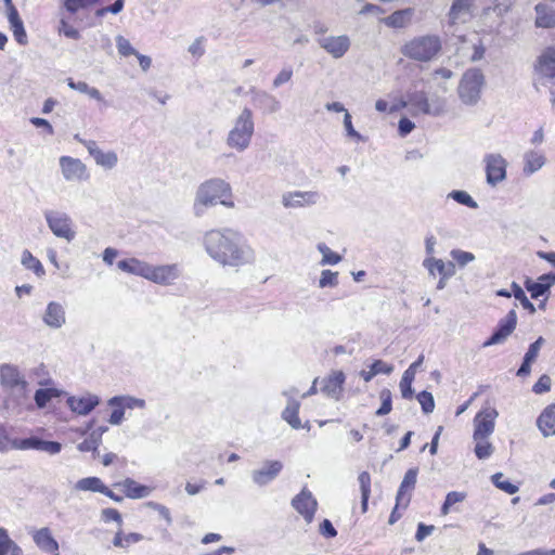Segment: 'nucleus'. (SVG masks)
Wrapping results in <instances>:
<instances>
[{
  "mask_svg": "<svg viewBox=\"0 0 555 555\" xmlns=\"http://www.w3.org/2000/svg\"><path fill=\"white\" fill-rule=\"evenodd\" d=\"M202 245L209 258L221 267L242 268L256 260L254 248L241 232L232 228L206 231Z\"/></svg>",
  "mask_w": 555,
  "mask_h": 555,
  "instance_id": "obj_1",
  "label": "nucleus"
},
{
  "mask_svg": "<svg viewBox=\"0 0 555 555\" xmlns=\"http://www.w3.org/2000/svg\"><path fill=\"white\" fill-rule=\"evenodd\" d=\"M217 205L229 209L234 208L233 191L231 184L224 179L211 178L197 186L192 210L195 217H203Z\"/></svg>",
  "mask_w": 555,
  "mask_h": 555,
  "instance_id": "obj_2",
  "label": "nucleus"
},
{
  "mask_svg": "<svg viewBox=\"0 0 555 555\" xmlns=\"http://www.w3.org/2000/svg\"><path fill=\"white\" fill-rule=\"evenodd\" d=\"M256 122L250 108L244 107L232 118L224 138L227 147L236 153L247 151L255 137Z\"/></svg>",
  "mask_w": 555,
  "mask_h": 555,
  "instance_id": "obj_3",
  "label": "nucleus"
},
{
  "mask_svg": "<svg viewBox=\"0 0 555 555\" xmlns=\"http://www.w3.org/2000/svg\"><path fill=\"white\" fill-rule=\"evenodd\" d=\"M0 385L10 391L8 402L25 408L29 402V384L20 369L10 363L0 365Z\"/></svg>",
  "mask_w": 555,
  "mask_h": 555,
  "instance_id": "obj_4",
  "label": "nucleus"
},
{
  "mask_svg": "<svg viewBox=\"0 0 555 555\" xmlns=\"http://www.w3.org/2000/svg\"><path fill=\"white\" fill-rule=\"evenodd\" d=\"M441 39L437 35H423L405 41L400 49L403 56L417 61L429 62L441 51Z\"/></svg>",
  "mask_w": 555,
  "mask_h": 555,
  "instance_id": "obj_5",
  "label": "nucleus"
},
{
  "mask_svg": "<svg viewBox=\"0 0 555 555\" xmlns=\"http://www.w3.org/2000/svg\"><path fill=\"white\" fill-rule=\"evenodd\" d=\"M485 76L480 69L466 70L460 81L457 93L465 105H475L481 96Z\"/></svg>",
  "mask_w": 555,
  "mask_h": 555,
  "instance_id": "obj_6",
  "label": "nucleus"
},
{
  "mask_svg": "<svg viewBox=\"0 0 555 555\" xmlns=\"http://www.w3.org/2000/svg\"><path fill=\"white\" fill-rule=\"evenodd\" d=\"M46 223L52 234L67 243L76 238L77 231L72 217L62 210L48 209L43 214Z\"/></svg>",
  "mask_w": 555,
  "mask_h": 555,
  "instance_id": "obj_7",
  "label": "nucleus"
},
{
  "mask_svg": "<svg viewBox=\"0 0 555 555\" xmlns=\"http://www.w3.org/2000/svg\"><path fill=\"white\" fill-rule=\"evenodd\" d=\"M482 162L486 181L490 186H496L506 180L508 162L501 153H487Z\"/></svg>",
  "mask_w": 555,
  "mask_h": 555,
  "instance_id": "obj_8",
  "label": "nucleus"
},
{
  "mask_svg": "<svg viewBox=\"0 0 555 555\" xmlns=\"http://www.w3.org/2000/svg\"><path fill=\"white\" fill-rule=\"evenodd\" d=\"M66 395V405L69 411L78 416H87L101 403L99 395L91 391H82L75 395Z\"/></svg>",
  "mask_w": 555,
  "mask_h": 555,
  "instance_id": "obj_9",
  "label": "nucleus"
},
{
  "mask_svg": "<svg viewBox=\"0 0 555 555\" xmlns=\"http://www.w3.org/2000/svg\"><path fill=\"white\" fill-rule=\"evenodd\" d=\"M423 267L427 270L430 278H439L437 283L438 289H443L448 280L455 274L454 262L444 261L443 259L437 258L435 256L425 257L423 260Z\"/></svg>",
  "mask_w": 555,
  "mask_h": 555,
  "instance_id": "obj_10",
  "label": "nucleus"
},
{
  "mask_svg": "<svg viewBox=\"0 0 555 555\" xmlns=\"http://www.w3.org/2000/svg\"><path fill=\"white\" fill-rule=\"evenodd\" d=\"M499 412L494 406L485 405L475 415L473 421V438L489 437L494 433Z\"/></svg>",
  "mask_w": 555,
  "mask_h": 555,
  "instance_id": "obj_11",
  "label": "nucleus"
},
{
  "mask_svg": "<svg viewBox=\"0 0 555 555\" xmlns=\"http://www.w3.org/2000/svg\"><path fill=\"white\" fill-rule=\"evenodd\" d=\"M181 275V269L177 263L157 264L151 263L147 281L162 286L173 285Z\"/></svg>",
  "mask_w": 555,
  "mask_h": 555,
  "instance_id": "obj_12",
  "label": "nucleus"
},
{
  "mask_svg": "<svg viewBox=\"0 0 555 555\" xmlns=\"http://www.w3.org/2000/svg\"><path fill=\"white\" fill-rule=\"evenodd\" d=\"M319 46L333 59H343L351 48V38L346 35H330L318 40Z\"/></svg>",
  "mask_w": 555,
  "mask_h": 555,
  "instance_id": "obj_13",
  "label": "nucleus"
},
{
  "mask_svg": "<svg viewBox=\"0 0 555 555\" xmlns=\"http://www.w3.org/2000/svg\"><path fill=\"white\" fill-rule=\"evenodd\" d=\"M63 178L68 182H82L89 179L87 166L78 158L62 156L59 160Z\"/></svg>",
  "mask_w": 555,
  "mask_h": 555,
  "instance_id": "obj_14",
  "label": "nucleus"
},
{
  "mask_svg": "<svg viewBox=\"0 0 555 555\" xmlns=\"http://www.w3.org/2000/svg\"><path fill=\"white\" fill-rule=\"evenodd\" d=\"M29 535L36 547L46 555H60V544L49 527L34 528Z\"/></svg>",
  "mask_w": 555,
  "mask_h": 555,
  "instance_id": "obj_15",
  "label": "nucleus"
},
{
  "mask_svg": "<svg viewBox=\"0 0 555 555\" xmlns=\"http://www.w3.org/2000/svg\"><path fill=\"white\" fill-rule=\"evenodd\" d=\"M292 506L307 524H311L318 509V501L310 490L304 488L293 498Z\"/></svg>",
  "mask_w": 555,
  "mask_h": 555,
  "instance_id": "obj_16",
  "label": "nucleus"
},
{
  "mask_svg": "<svg viewBox=\"0 0 555 555\" xmlns=\"http://www.w3.org/2000/svg\"><path fill=\"white\" fill-rule=\"evenodd\" d=\"M534 77L541 83L544 79H555V47L546 48L537 59Z\"/></svg>",
  "mask_w": 555,
  "mask_h": 555,
  "instance_id": "obj_17",
  "label": "nucleus"
},
{
  "mask_svg": "<svg viewBox=\"0 0 555 555\" xmlns=\"http://www.w3.org/2000/svg\"><path fill=\"white\" fill-rule=\"evenodd\" d=\"M318 191H291L282 195V205L285 208H304L317 205L320 201Z\"/></svg>",
  "mask_w": 555,
  "mask_h": 555,
  "instance_id": "obj_18",
  "label": "nucleus"
},
{
  "mask_svg": "<svg viewBox=\"0 0 555 555\" xmlns=\"http://www.w3.org/2000/svg\"><path fill=\"white\" fill-rule=\"evenodd\" d=\"M476 0H453L448 12V23L453 26L465 24L474 16Z\"/></svg>",
  "mask_w": 555,
  "mask_h": 555,
  "instance_id": "obj_19",
  "label": "nucleus"
},
{
  "mask_svg": "<svg viewBox=\"0 0 555 555\" xmlns=\"http://www.w3.org/2000/svg\"><path fill=\"white\" fill-rule=\"evenodd\" d=\"M517 325V314L512 309L500 322L495 332L491 337L483 343V347L499 345L505 341V339L514 332Z\"/></svg>",
  "mask_w": 555,
  "mask_h": 555,
  "instance_id": "obj_20",
  "label": "nucleus"
},
{
  "mask_svg": "<svg viewBox=\"0 0 555 555\" xmlns=\"http://www.w3.org/2000/svg\"><path fill=\"white\" fill-rule=\"evenodd\" d=\"M417 473V468H410L405 473L397 493V507L405 509L409 506L412 492L416 485Z\"/></svg>",
  "mask_w": 555,
  "mask_h": 555,
  "instance_id": "obj_21",
  "label": "nucleus"
},
{
  "mask_svg": "<svg viewBox=\"0 0 555 555\" xmlns=\"http://www.w3.org/2000/svg\"><path fill=\"white\" fill-rule=\"evenodd\" d=\"M283 463L281 461H267L261 467L251 474L253 481L258 486L271 482L281 473Z\"/></svg>",
  "mask_w": 555,
  "mask_h": 555,
  "instance_id": "obj_22",
  "label": "nucleus"
},
{
  "mask_svg": "<svg viewBox=\"0 0 555 555\" xmlns=\"http://www.w3.org/2000/svg\"><path fill=\"white\" fill-rule=\"evenodd\" d=\"M43 323L50 328H61L66 323V313L62 304L51 301L42 314Z\"/></svg>",
  "mask_w": 555,
  "mask_h": 555,
  "instance_id": "obj_23",
  "label": "nucleus"
},
{
  "mask_svg": "<svg viewBox=\"0 0 555 555\" xmlns=\"http://www.w3.org/2000/svg\"><path fill=\"white\" fill-rule=\"evenodd\" d=\"M87 150L98 166L107 170L116 167L118 163V156L116 152L103 151L95 144V142L92 141L87 144Z\"/></svg>",
  "mask_w": 555,
  "mask_h": 555,
  "instance_id": "obj_24",
  "label": "nucleus"
},
{
  "mask_svg": "<svg viewBox=\"0 0 555 555\" xmlns=\"http://www.w3.org/2000/svg\"><path fill=\"white\" fill-rule=\"evenodd\" d=\"M345 380L346 376L343 371H333L323 379L322 391L328 397L339 400Z\"/></svg>",
  "mask_w": 555,
  "mask_h": 555,
  "instance_id": "obj_25",
  "label": "nucleus"
},
{
  "mask_svg": "<svg viewBox=\"0 0 555 555\" xmlns=\"http://www.w3.org/2000/svg\"><path fill=\"white\" fill-rule=\"evenodd\" d=\"M537 427L545 438L555 436V403L546 405L537 418Z\"/></svg>",
  "mask_w": 555,
  "mask_h": 555,
  "instance_id": "obj_26",
  "label": "nucleus"
},
{
  "mask_svg": "<svg viewBox=\"0 0 555 555\" xmlns=\"http://www.w3.org/2000/svg\"><path fill=\"white\" fill-rule=\"evenodd\" d=\"M414 16V9L406 8L395 11L390 15L380 18V22L389 28L402 29L408 27Z\"/></svg>",
  "mask_w": 555,
  "mask_h": 555,
  "instance_id": "obj_27",
  "label": "nucleus"
},
{
  "mask_svg": "<svg viewBox=\"0 0 555 555\" xmlns=\"http://www.w3.org/2000/svg\"><path fill=\"white\" fill-rule=\"evenodd\" d=\"M284 396L288 397V403L285 410L282 413V417L285 422H287L294 429H299L302 427L301 421L298 416L299 412V402L294 400V395L297 393L295 389H289L283 392Z\"/></svg>",
  "mask_w": 555,
  "mask_h": 555,
  "instance_id": "obj_28",
  "label": "nucleus"
},
{
  "mask_svg": "<svg viewBox=\"0 0 555 555\" xmlns=\"http://www.w3.org/2000/svg\"><path fill=\"white\" fill-rule=\"evenodd\" d=\"M117 267L120 271L147 279L151 263L139 258H127L119 260Z\"/></svg>",
  "mask_w": 555,
  "mask_h": 555,
  "instance_id": "obj_29",
  "label": "nucleus"
},
{
  "mask_svg": "<svg viewBox=\"0 0 555 555\" xmlns=\"http://www.w3.org/2000/svg\"><path fill=\"white\" fill-rule=\"evenodd\" d=\"M70 13L66 12L65 9L59 13V23L56 31L60 36L72 40H79L81 38L80 30L75 26Z\"/></svg>",
  "mask_w": 555,
  "mask_h": 555,
  "instance_id": "obj_30",
  "label": "nucleus"
},
{
  "mask_svg": "<svg viewBox=\"0 0 555 555\" xmlns=\"http://www.w3.org/2000/svg\"><path fill=\"white\" fill-rule=\"evenodd\" d=\"M525 285L531 297L538 298L555 285V273L543 274L537 281L528 280Z\"/></svg>",
  "mask_w": 555,
  "mask_h": 555,
  "instance_id": "obj_31",
  "label": "nucleus"
},
{
  "mask_svg": "<svg viewBox=\"0 0 555 555\" xmlns=\"http://www.w3.org/2000/svg\"><path fill=\"white\" fill-rule=\"evenodd\" d=\"M534 25L539 28L555 27V9L546 3L540 2L534 7Z\"/></svg>",
  "mask_w": 555,
  "mask_h": 555,
  "instance_id": "obj_32",
  "label": "nucleus"
},
{
  "mask_svg": "<svg viewBox=\"0 0 555 555\" xmlns=\"http://www.w3.org/2000/svg\"><path fill=\"white\" fill-rule=\"evenodd\" d=\"M546 163L543 152L530 150L524 154L522 171L526 176H531L539 171Z\"/></svg>",
  "mask_w": 555,
  "mask_h": 555,
  "instance_id": "obj_33",
  "label": "nucleus"
},
{
  "mask_svg": "<svg viewBox=\"0 0 555 555\" xmlns=\"http://www.w3.org/2000/svg\"><path fill=\"white\" fill-rule=\"evenodd\" d=\"M142 540L143 535L141 533L125 532L121 528H118L113 537L112 544L116 548L126 551Z\"/></svg>",
  "mask_w": 555,
  "mask_h": 555,
  "instance_id": "obj_34",
  "label": "nucleus"
},
{
  "mask_svg": "<svg viewBox=\"0 0 555 555\" xmlns=\"http://www.w3.org/2000/svg\"><path fill=\"white\" fill-rule=\"evenodd\" d=\"M125 495L129 499H143L151 494L152 488L140 485L133 479H126L120 483Z\"/></svg>",
  "mask_w": 555,
  "mask_h": 555,
  "instance_id": "obj_35",
  "label": "nucleus"
},
{
  "mask_svg": "<svg viewBox=\"0 0 555 555\" xmlns=\"http://www.w3.org/2000/svg\"><path fill=\"white\" fill-rule=\"evenodd\" d=\"M393 366L392 364H389L383 360H375L369 367V370H362L360 371L359 375L360 377L365 382L369 383L372 380L373 377H375L378 374H386L389 375L392 373Z\"/></svg>",
  "mask_w": 555,
  "mask_h": 555,
  "instance_id": "obj_36",
  "label": "nucleus"
},
{
  "mask_svg": "<svg viewBox=\"0 0 555 555\" xmlns=\"http://www.w3.org/2000/svg\"><path fill=\"white\" fill-rule=\"evenodd\" d=\"M408 102L402 98L389 95L388 99H378L375 102V108L379 113H395L406 107Z\"/></svg>",
  "mask_w": 555,
  "mask_h": 555,
  "instance_id": "obj_37",
  "label": "nucleus"
},
{
  "mask_svg": "<svg viewBox=\"0 0 555 555\" xmlns=\"http://www.w3.org/2000/svg\"><path fill=\"white\" fill-rule=\"evenodd\" d=\"M10 29L13 34L14 39L21 46L28 43L27 33L24 27V23L18 13H12L11 17L8 18Z\"/></svg>",
  "mask_w": 555,
  "mask_h": 555,
  "instance_id": "obj_38",
  "label": "nucleus"
},
{
  "mask_svg": "<svg viewBox=\"0 0 555 555\" xmlns=\"http://www.w3.org/2000/svg\"><path fill=\"white\" fill-rule=\"evenodd\" d=\"M74 489L79 492H99L102 493L106 490V486L99 477H86L79 479Z\"/></svg>",
  "mask_w": 555,
  "mask_h": 555,
  "instance_id": "obj_39",
  "label": "nucleus"
},
{
  "mask_svg": "<svg viewBox=\"0 0 555 555\" xmlns=\"http://www.w3.org/2000/svg\"><path fill=\"white\" fill-rule=\"evenodd\" d=\"M0 555H24L22 547L10 538L8 530L1 527Z\"/></svg>",
  "mask_w": 555,
  "mask_h": 555,
  "instance_id": "obj_40",
  "label": "nucleus"
},
{
  "mask_svg": "<svg viewBox=\"0 0 555 555\" xmlns=\"http://www.w3.org/2000/svg\"><path fill=\"white\" fill-rule=\"evenodd\" d=\"M118 400V396H114L107 400V405L112 409L107 422L113 426H119L126 420V409Z\"/></svg>",
  "mask_w": 555,
  "mask_h": 555,
  "instance_id": "obj_41",
  "label": "nucleus"
},
{
  "mask_svg": "<svg viewBox=\"0 0 555 555\" xmlns=\"http://www.w3.org/2000/svg\"><path fill=\"white\" fill-rule=\"evenodd\" d=\"M64 393L63 390L53 387L39 388L36 390L34 399L37 408L43 409L52 399L61 397Z\"/></svg>",
  "mask_w": 555,
  "mask_h": 555,
  "instance_id": "obj_42",
  "label": "nucleus"
},
{
  "mask_svg": "<svg viewBox=\"0 0 555 555\" xmlns=\"http://www.w3.org/2000/svg\"><path fill=\"white\" fill-rule=\"evenodd\" d=\"M21 263L27 270L33 271L38 278H42L46 274V270L41 261L36 258L28 249L23 250L21 256Z\"/></svg>",
  "mask_w": 555,
  "mask_h": 555,
  "instance_id": "obj_43",
  "label": "nucleus"
},
{
  "mask_svg": "<svg viewBox=\"0 0 555 555\" xmlns=\"http://www.w3.org/2000/svg\"><path fill=\"white\" fill-rule=\"evenodd\" d=\"M473 440L475 442L474 452L479 460L489 459L493 454L494 448L489 437L473 438Z\"/></svg>",
  "mask_w": 555,
  "mask_h": 555,
  "instance_id": "obj_44",
  "label": "nucleus"
},
{
  "mask_svg": "<svg viewBox=\"0 0 555 555\" xmlns=\"http://www.w3.org/2000/svg\"><path fill=\"white\" fill-rule=\"evenodd\" d=\"M102 0H62V8L70 14L87 10L100 3Z\"/></svg>",
  "mask_w": 555,
  "mask_h": 555,
  "instance_id": "obj_45",
  "label": "nucleus"
},
{
  "mask_svg": "<svg viewBox=\"0 0 555 555\" xmlns=\"http://www.w3.org/2000/svg\"><path fill=\"white\" fill-rule=\"evenodd\" d=\"M317 249L322 255V259L320 261L321 266H335L343 259L340 255L333 251L325 243H319L317 245Z\"/></svg>",
  "mask_w": 555,
  "mask_h": 555,
  "instance_id": "obj_46",
  "label": "nucleus"
},
{
  "mask_svg": "<svg viewBox=\"0 0 555 555\" xmlns=\"http://www.w3.org/2000/svg\"><path fill=\"white\" fill-rule=\"evenodd\" d=\"M450 257L452 258L451 262H454L455 267L457 266L461 269L475 261L476 259L473 253L460 248L451 249Z\"/></svg>",
  "mask_w": 555,
  "mask_h": 555,
  "instance_id": "obj_47",
  "label": "nucleus"
},
{
  "mask_svg": "<svg viewBox=\"0 0 555 555\" xmlns=\"http://www.w3.org/2000/svg\"><path fill=\"white\" fill-rule=\"evenodd\" d=\"M466 493L462 491H451L447 493L444 502L440 509L441 515H448L451 511V507L456 503L463 502L466 499Z\"/></svg>",
  "mask_w": 555,
  "mask_h": 555,
  "instance_id": "obj_48",
  "label": "nucleus"
},
{
  "mask_svg": "<svg viewBox=\"0 0 555 555\" xmlns=\"http://www.w3.org/2000/svg\"><path fill=\"white\" fill-rule=\"evenodd\" d=\"M338 283H339L338 272L332 271L328 269L321 271L319 282H318L319 288H322V289L328 288V287L334 288L338 285Z\"/></svg>",
  "mask_w": 555,
  "mask_h": 555,
  "instance_id": "obj_49",
  "label": "nucleus"
},
{
  "mask_svg": "<svg viewBox=\"0 0 555 555\" xmlns=\"http://www.w3.org/2000/svg\"><path fill=\"white\" fill-rule=\"evenodd\" d=\"M491 480L493 485L500 490L504 491L507 494H515L518 492V486L512 483L509 480L504 479V475L502 473H495L491 476Z\"/></svg>",
  "mask_w": 555,
  "mask_h": 555,
  "instance_id": "obj_50",
  "label": "nucleus"
},
{
  "mask_svg": "<svg viewBox=\"0 0 555 555\" xmlns=\"http://www.w3.org/2000/svg\"><path fill=\"white\" fill-rule=\"evenodd\" d=\"M122 406L127 410H144L146 408V401L142 398L133 397L130 395H120L118 396Z\"/></svg>",
  "mask_w": 555,
  "mask_h": 555,
  "instance_id": "obj_51",
  "label": "nucleus"
},
{
  "mask_svg": "<svg viewBox=\"0 0 555 555\" xmlns=\"http://www.w3.org/2000/svg\"><path fill=\"white\" fill-rule=\"evenodd\" d=\"M343 124H344L346 137L348 139H350L351 141L357 142V143L365 141L364 137L362 134H360V132H358L354 129L353 124H352V117L349 112H346V114L344 116Z\"/></svg>",
  "mask_w": 555,
  "mask_h": 555,
  "instance_id": "obj_52",
  "label": "nucleus"
},
{
  "mask_svg": "<svg viewBox=\"0 0 555 555\" xmlns=\"http://www.w3.org/2000/svg\"><path fill=\"white\" fill-rule=\"evenodd\" d=\"M406 102L423 114H425L426 106L429 104V100L424 92H414L409 94Z\"/></svg>",
  "mask_w": 555,
  "mask_h": 555,
  "instance_id": "obj_53",
  "label": "nucleus"
},
{
  "mask_svg": "<svg viewBox=\"0 0 555 555\" xmlns=\"http://www.w3.org/2000/svg\"><path fill=\"white\" fill-rule=\"evenodd\" d=\"M41 439L36 437L16 439L14 438L13 450H40Z\"/></svg>",
  "mask_w": 555,
  "mask_h": 555,
  "instance_id": "obj_54",
  "label": "nucleus"
},
{
  "mask_svg": "<svg viewBox=\"0 0 555 555\" xmlns=\"http://www.w3.org/2000/svg\"><path fill=\"white\" fill-rule=\"evenodd\" d=\"M513 296L520 301L524 309L528 310L530 313L535 312L534 305L527 298L524 289L517 284L512 283Z\"/></svg>",
  "mask_w": 555,
  "mask_h": 555,
  "instance_id": "obj_55",
  "label": "nucleus"
},
{
  "mask_svg": "<svg viewBox=\"0 0 555 555\" xmlns=\"http://www.w3.org/2000/svg\"><path fill=\"white\" fill-rule=\"evenodd\" d=\"M448 197L453 198L459 204L465 205L470 208H477V203L466 191H452Z\"/></svg>",
  "mask_w": 555,
  "mask_h": 555,
  "instance_id": "obj_56",
  "label": "nucleus"
},
{
  "mask_svg": "<svg viewBox=\"0 0 555 555\" xmlns=\"http://www.w3.org/2000/svg\"><path fill=\"white\" fill-rule=\"evenodd\" d=\"M379 398L382 400L380 408L376 411L377 416H384L391 412L392 402H391V392L388 389H383L379 393Z\"/></svg>",
  "mask_w": 555,
  "mask_h": 555,
  "instance_id": "obj_57",
  "label": "nucleus"
},
{
  "mask_svg": "<svg viewBox=\"0 0 555 555\" xmlns=\"http://www.w3.org/2000/svg\"><path fill=\"white\" fill-rule=\"evenodd\" d=\"M418 403L421 404L422 406V411L425 413V414H429L434 411L435 409V400H434V397L430 392L428 391H421L417 397H416Z\"/></svg>",
  "mask_w": 555,
  "mask_h": 555,
  "instance_id": "obj_58",
  "label": "nucleus"
},
{
  "mask_svg": "<svg viewBox=\"0 0 555 555\" xmlns=\"http://www.w3.org/2000/svg\"><path fill=\"white\" fill-rule=\"evenodd\" d=\"M116 47H117L118 53L122 56H130V55L138 54V51L132 47L130 41L122 36L116 37Z\"/></svg>",
  "mask_w": 555,
  "mask_h": 555,
  "instance_id": "obj_59",
  "label": "nucleus"
},
{
  "mask_svg": "<svg viewBox=\"0 0 555 555\" xmlns=\"http://www.w3.org/2000/svg\"><path fill=\"white\" fill-rule=\"evenodd\" d=\"M446 112V100L441 98H436L429 101L428 106H426L425 114L433 116H440Z\"/></svg>",
  "mask_w": 555,
  "mask_h": 555,
  "instance_id": "obj_60",
  "label": "nucleus"
},
{
  "mask_svg": "<svg viewBox=\"0 0 555 555\" xmlns=\"http://www.w3.org/2000/svg\"><path fill=\"white\" fill-rule=\"evenodd\" d=\"M101 519L104 522L115 521L118 528H121L124 520L121 514L116 508H104L101 512Z\"/></svg>",
  "mask_w": 555,
  "mask_h": 555,
  "instance_id": "obj_61",
  "label": "nucleus"
},
{
  "mask_svg": "<svg viewBox=\"0 0 555 555\" xmlns=\"http://www.w3.org/2000/svg\"><path fill=\"white\" fill-rule=\"evenodd\" d=\"M294 72L291 67H283L274 77L272 85L274 88H280L281 86L289 82L293 78Z\"/></svg>",
  "mask_w": 555,
  "mask_h": 555,
  "instance_id": "obj_62",
  "label": "nucleus"
},
{
  "mask_svg": "<svg viewBox=\"0 0 555 555\" xmlns=\"http://www.w3.org/2000/svg\"><path fill=\"white\" fill-rule=\"evenodd\" d=\"M469 49H472V53L468 55L470 61L477 62L485 56L486 47L480 39L476 42L472 40V47Z\"/></svg>",
  "mask_w": 555,
  "mask_h": 555,
  "instance_id": "obj_63",
  "label": "nucleus"
},
{
  "mask_svg": "<svg viewBox=\"0 0 555 555\" xmlns=\"http://www.w3.org/2000/svg\"><path fill=\"white\" fill-rule=\"evenodd\" d=\"M100 446V439L94 437V435H90V437H88L87 439H85L83 441H81L78 446H77V449L80 451V452H91V451H95Z\"/></svg>",
  "mask_w": 555,
  "mask_h": 555,
  "instance_id": "obj_64",
  "label": "nucleus"
}]
</instances>
